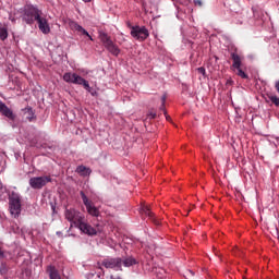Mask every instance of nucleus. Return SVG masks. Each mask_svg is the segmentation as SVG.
<instances>
[{"label": "nucleus", "mask_w": 279, "mask_h": 279, "mask_svg": "<svg viewBox=\"0 0 279 279\" xmlns=\"http://www.w3.org/2000/svg\"><path fill=\"white\" fill-rule=\"evenodd\" d=\"M64 215L65 219L70 221L71 227L75 226V228H78L81 232L88 234L89 236H95V234H97V230L84 221L85 218L82 213L70 208L65 209Z\"/></svg>", "instance_id": "nucleus-1"}, {"label": "nucleus", "mask_w": 279, "mask_h": 279, "mask_svg": "<svg viewBox=\"0 0 279 279\" xmlns=\"http://www.w3.org/2000/svg\"><path fill=\"white\" fill-rule=\"evenodd\" d=\"M43 16V11L32 4L24 7L23 19L27 25H34Z\"/></svg>", "instance_id": "nucleus-2"}, {"label": "nucleus", "mask_w": 279, "mask_h": 279, "mask_svg": "<svg viewBox=\"0 0 279 279\" xmlns=\"http://www.w3.org/2000/svg\"><path fill=\"white\" fill-rule=\"evenodd\" d=\"M21 195L16 192H12L9 195V210L14 219L21 216Z\"/></svg>", "instance_id": "nucleus-3"}, {"label": "nucleus", "mask_w": 279, "mask_h": 279, "mask_svg": "<svg viewBox=\"0 0 279 279\" xmlns=\"http://www.w3.org/2000/svg\"><path fill=\"white\" fill-rule=\"evenodd\" d=\"M63 80L68 84H76L78 86H83L85 90L90 93V84H88V81H86L84 77L77 75V73H71V72L64 73Z\"/></svg>", "instance_id": "nucleus-4"}, {"label": "nucleus", "mask_w": 279, "mask_h": 279, "mask_svg": "<svg viewBox=\"0 0 279 279\" xmlns=\"http://www.w3.org/2000/svg\"><path fill=\"white\" fill-rule=\"evenodd\" d=\"M100 43H102L104 47L107 49V51H110L112 56H119L121 53V49H119V46L112 41L110 36L108 34L100 32L99 33Z\"/></svg>", "instance_id": "nucleus-5"}, {"label": "nucleus", "mask_w": 279, "mask_h": 279, "mask_svg": "<svg viewBox=\"0 0 279 279\" xmlns=\"http://www.w3.org/2000/svg\"><path fill=\"white\" fill-rule=\"evenodd\" d=\"M131 36L143 43L149 38V31L145 26H131Z\"/></svg>", "instance_id": "nucleus-6"}, {"label": "nucleus", "mask_w": 279, "mask_h": 279, "mask_svg": "<svg viewBox=\"0 0 279 279\" xmlns=\"http://www.w3.org/2000/svg\"><path fill=\"white\" fill-rule=\"evenodd\" d=\"M81 197L83 201L84 206L87 209L88 215H90L92 217H99L100 213H99V208H97L95 206L94 203H92L90 199H88V196H86V194L84 193V191H81Z\"/></svg>", "instance_id": "nucleus-7"}, {"label": "nucleus", "mask_w": 279, "mask_h": 279, "mask_svg": "<svg viewBox=\"0 0 279 279\" xmlns=\"http://www.w3.org/2000/svg\"><path fill=\"white\" fill-rule=\"evenodd\" d=\"M51 182V177H33L29 179V186L32 189L40 190L43 186H47Z\"/></svg>", "instance_id": "nucleus-8"}, {"label": "nucleus", "mask_w": 279, "mask_h": 279, "mask_svg": "<svg viewBox=\"0 0 279 279\" xmlns=\"http://www.w3.org/2000/svg\"><path fill=\"white\" fill-rule=\"evenodd\" d=\"M101 265L106 267V269H121L123 259H121V257L106 258L102 260Z\"/></svg>", "instance_id": "nucleus-9"}, {"label": "nucleus", "mask_w": 279, "mask_h": 279, "mask_svg": "<svg viewBox=\"0 0 279 279\" xmlns=\"http://www.w3.org/2000/svg\"><path fill=\"white\" fill-rule=\"evenodd\" d=\"M70 28L72 32H76L78 36H87L89 40H94L90 34H88V31H85L82 25L77 24L76 22H70Z\"/></svg>", "instance_id": "nucleus-10"}, {"label": "nucleus", "mask_w": 279, "mask_h": 279, "mask_svg": "<svg viewBox=\"0 0 279 279\" xmlns=\"http://www.w3.org/2000/svg\"><path fill=\"white\" fill-rule=\"evenodd\" d=\"M231 60L233 62L231 65L232 71L241 69V66L243 65V57H241L236 52H231Z\"/></svg>", "instance_id": "nucleus-11"}, {"label": "nucleus", "mask_w": 279, "mask_h": 279, "mask_svg": "<svg viewBox=\"0 0 279 279\" xmlns=\"http://www.w3.org/2000/svg\"><path fill=\"white\" fill-rule=\"evenodd\" d=\"M38 28L44 34H49L51 32V27L49 26V22L46 17H43V15L37 20Z\"/></svg>", "instance_id": "nucleus-12"}, {"label": "nucleus", "mask_w": 279, "mask_h": 279, "mask_svg": "<svg viewBox=\"0 0 279 279\" xmlns=\"http://www.w3.org/2000/svg\"><path fill=\"white\" fill-rule=\"evenodd\" d=\"M46 271L50 279H62V277H60V272L58 271V268H56V266H48Z\"/></svg>", "instance_id": "nucleus-13"}, {"label": "nucleus", "mask_w": 279, "mask_h": 279, "mask_svg": "<svg viewBox=\"0 0 279 279\" xmlns=\"http://www.w3.org/2000/svg\"><path fill=\"white\" fill-rule=\"evenodd\" d=\"M142 213H143V215H145L146 217L151 219V221H154V223L158 225V220H156V218L154 217V213H151V209H149L148 206H143Z\"/></svg>", "instance_id": "nucleus-14"}, {"label": "nucleus", "mask_w": 279, "mask_h": 279, "mask_svg": "<svg viewBox=\"0 0 279 279\" xmlns=\"http://www.w3.org/2000/svg\"><path fill=\"white\" fill-rule=\"evenodd\" d=\"M122 265H124V267H133V265H138V260L132 256H128L122 259Z\"/></svg>", "instance_id": "nucleus-15"}, {"label": "nucleus", "mask_w": 279, "mask_h": 279, "mask_svg": "<svg viewBox=\"0 0 279 279\" xmlns=\"http://www.w3.org/2000/svg\"><path fill=\"white\" fill-rule=\"evenodd\" d=\"M24 114H25L27 121H29V122L36 120V116L34 114V110L32 109V107H26L24 109Z\"/></svg>", "instance_id": "nucleus-16"}, {"label": "nucleus", "mask_w": 279, "mask_h": 279, "mask_svg": "<svg viewBox=\"0 0 279 279\" xmlns=\"http://www.w3.org/2000/svg\"><path fill=\"white\" fill-rule=\"evenodd\" d=\"M8 27L0 23V40H8Z\"/></svg>", "instance_id": "nucleus-17"}, {"label": "nucleus", "mask_w": 279, "mask_h": 279, "mask_svg": "<svg viewBox=\"0 0 279 279\" xmlns=\"http://www.w3.org/2000/svg\"><path fill=\"white\" fill-rule=\"evenodd\" d=\"M76 172L80 173V175H90V170L89 168H86V166H78L76 168Z\"/></svg>", "instance_id": "nucleus-18"}, {"label": "nucleus", "mask_w": 279, "mask_h": 279, "mask_svg": "<svg viewBox=\"0 0 279 279\" xmlns=\"http://www.w3.org/2000/svg\"><path fill=\"white\" fill-rule=\"evenodd\" d=\"M0 112L4 117H8V119H14V113L12 112V110L10 108H8V106H5Z\"/></svg>", "instance_id": "nucleus-19"}, {"label": "nucleus", "mask_w": 279, "mask_h": 279, "mask_svg": "<svg viewBox=\"0 0 279 279\" xmlns=\"http://www.w3.org/2000/svg\"><path fill=\"white\" fill-rule=\"evenodd\" d=\"M0 112L4 117H8V119H14V113L12 112V110L10 108H8V106H5Z\"/></svg>", "instance_id": "nucleus-20"}, {"label": "nucleus", "mask_w": 279, "mask_h": 279, "mask_svg": "<svg viewBox=\"0 0 279 279\" xmlns=\"http://www.w3.org/2000/svg\"><path fill=\"white\" fill-rule=\"evenodd\" d=\"M166 102H167V96L163 95V96L161 97V106H160L159 110H160L161 112H163L166 119L169 120V116H167V110L165 109V104H166Z\"/></svg>", "instance_id": "nucleus-21"}, {"label": "nucleus", "mask_w": 279, "mask_h": 279, "mask_svg": "<svg viewBox=\"0 0 279 279\" xmlns=\"http://www.w3.org/2000/svg\"><path fill=\"white\" fill-rule=\"evenodd\" d=\"M233 71H236V75H238L239 77H241L242 80H250V76L247 75V73H245V72L243 71V69L239 68V69H235V70H233Z\"/></svg>", "instance_id": "nucleus-22"}, {"label": "nucleus", "mask_w": 279, "mask_h": 279, "mask_svg": "<svg viewBox=\"0 0 279 279\" xmlns=\"http://www.w3.org/2000/svg\"><path fill=\"white\" fill-rule=\"evenodd\" d=\"M269 99L275 106H279V98L277 96H270Z\"/></svg>", "instance_id": "nucleus-23"}, {"label": "nucleus", "mask_w": 279, "mask_h": 279, "mask_svg": "<svg viewBox=\"0 0 279 279\" xmlns=\"http://www.w3.org/2000/svg\"><path fill=\"white\" fill-rule=\"evenodd\" d=\"M197 73L201 75H206V69L204 66L197 68Z\"/></svg>", "instance_id": "nucleus-24"}, {"label": "nucleus", "mask_w": 279, "mask_h": 279, "mask_svg": "<svg viewBox=\"0 0 279 279\" xmlns=\"http://www.w3.org/2000/svg\"><path fill=\"white\" fill-rule=\"evenodd\" d=\"M194 4L197 5L198 8H202V5H204L202 0H194Z\"/></svg>", "instance_id": "nucleus-25"}, {"label": "nucleus", "mask_w": 279, "mask_h": 279, "mask_svg": "<svg viewBox=\"0 0 279 279\" xmlns=\"http://www.w3.org/2000/svg\"><path fill=\"white\" fill-rule=\"evenodd\" d=\"M148 118L149 119H156V112H149Z\"/></svg>", "instance_id": "nucleus-26"}, {"label": "nucleus", "mask_w": 279, "mask_h": 279, "mask_svg": "<svg viewBox=\"0 0 279 279\" xmlns=\"http://www.w3.org/2000/svg\"><path fill=\"white\" fill-rule=\"evenodd\" d=\"M1 245H2V243L0 242V258H3L4 253H3V251L1 250Z\"/></svg>", "instance_id": "nucleus-27"}, {"label": "nucleus", "mask_w": 279, "mask_h": 279, "mask_svg": "<svg viewBox=\"0 0 279 279\" xmlns=\"http://www.w3.org/2000/svg\"><path fill=\"white\" fill-rule=\"evenodd\" d=\"M4 107L5 105L3 104V101L0 100V112L3 110Z\"/></svg>", "instance_id": "nucleus-28"}, {"label": "nucleus", "mask_w": 279, "mask_h": 279, "mask_svg": "<svg viewBox=\"0 0 279 279\" xmlns=\"http://www.w3.org/2000/svg\"><path fill=\"white\" fill-rule=\"evenodd\" d=\"M275 88H276V90L279 93V81L276 82Z\"/></svg>", "instance_id": "nucleus-29"}, {"label": "nucleus", "mask_w": 279, "mask_h": 279, "mask_svg": "<svg viewBox=\"0 0 279 279\" xmlns=\"http://www.w3.org/2000/svg\"><path fill=\"white\" fill-rule=\"evenodd\" d=\"M85 3H90L92 0H83Z\"/></svg>", "instance_id": "nucleus-30"}, {"label": "nucleus", "mask_w": 279, "mask_h": 279, "mask_svg": "<svg viewBox=\"0 0 279 279\" xmlns=\"http://www.w3.org/2000/svg\"><path fill=\"white\" fill-rule=\"evenodd\" d=\"M190 274H192V276H193V271L190 270Z\"/></svg>", "instance_id": "nucleus-31"}]
</instances>
